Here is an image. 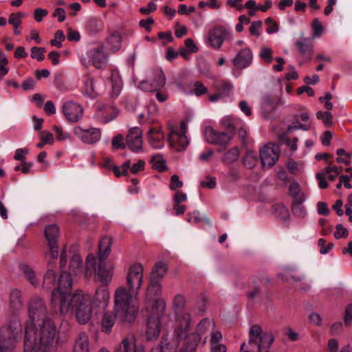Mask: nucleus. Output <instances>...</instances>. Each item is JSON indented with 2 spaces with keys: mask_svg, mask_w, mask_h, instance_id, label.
Instances as JSON below:
<instances>
[{
  "mask_svg": "<svg viewBox=\"0 0 352 352\" xmlns=\"http://www.w3.org/2000/svg\"><path fill=\"white\" fill-rule=\"evenodd\" d=\"M27 323L25 328L23 352H50V348L56 351L54 340L55 327L51 320H45L38 324Z\"/></svg>",
  "mask_w": 352,
  "mask_h": 352,
  "instance_id": "obj_1",
  "label": "nucleus"
},
{
  "mask_svg": "<svg viewBox=\"0 0 352 352\" xmlns=\"http://www.w3.org/2000/svg\"><path fill=\"white\" fill-rule=\"evenodd\" d=\"M54 304L56 306L54 311L61 315L74 314L77 321L80 324L88 322L92 317L89 297L81 290H77L69 300L63 297L56 298Z\"/></svg>",
  "mask_w": 352,
  "mask_h": 352,
  "instance_id": "obj_2",
  "label": "nucleus"
},
{
  "mask_svg": "<svg viewBox=\"0 0 352 352\" xmlns=\"http://www.w3.org/2000/svg\"><path fill=\"white\" fill-rule=\"evenodd\" d=\"M138 293H133L125 287H118L114 294L115 311L122 322H132L136 317L135 302Z\"/></svg>",
  "mask_w": 352,
  "mask_h": 352,
  "instance_id": "obj_3",
  "label": "nucleus"
},
{
  "mask_svg": "<svg viewBox=\"0 0 352 352\" xmlns=\"http://www.w3.org/2000/svg\"><path fill=\"white\" fill-rule=\"evenodd\" d=\"M274 338L268 332H264L257 324L251 327L249 331L248 342L243 343L241 352H270L269 348Z\"/></svg>",
  "mask_w": 352,
  "mask_h": 352,
  "instance_id": "obj_4",
  "label": "nucleus"
},
{
  "mask_svg": "<svg viewBox=\"0 0 352 352\" xmlns=\"http://www.w3.org/2000/svg\"><path fill=\"white\" fill-rule=\"evenodd\" d=\"M105 258L89 254L85 261V276L86 278L94 275L95 280L107 285L112 278V271L107 267Z\"/></svg>",
  "mask_w": 352,
  "mask_h": 352,
  "instance_id": "obj_5",
  "label": "nucleus"
},
{
  "mask_svg": "<svg viewBox=\"0 0 352 352\" xmlns=\"http://www.w3.org/2000/svg\"><path fill=\"white\" fill-rule=\"evenodd\" d=\"M232 39V33L227 28L223 25H216L208 31L205 41L208 46L219 50L224 41Z\"/></svg>",
  "mask_w": 352,
  "mask_h": 352,
  "instance_id": "obj_6",
  "label": "nucleus"
},
{
  "mask_svg": "<svg viewBox=\"0 0 352 352\" xmlns=\"http://www.w3.org/2000/svg\"><path fill=\"white\" fill-rule=\"evenodd\" d=\"M58 287L53 289L52 292L51 305L53 309H56L54 300L56 298L63 297L67 300L72 298L71 291L72 285V279L71 274L67 272L62 273L57 283Z\"/></svg>",
  "mask_w": 352,
  "mask_h": 352,
  "instance_id": "obj_7",
  "label": "nucleus"
},
{
  "mask_svg": "<svg viewBox=\"0 0 352 352\" xmlns=\"http://www.w3.org/2000/svg\"><path fill=\"white\" fill-rule=\"evenodd\" d=\"M143 267L140 263L131 265L126 274V287L133 293H138L142 283Z\"/></svg>",
  "mask_w": 352,
  "mask_h": 352,
  "instance_id": "obj_8",
  "label": "nucleus"
},
{
  "mask_svg": "<svg viewBox=\"0 0 352 352\" xmlns=\"http://www.w3.org/2000/svg\"><path fill=\"white\" fill-rule=\"evenodd\" d=\"M28 314L30 322L35 324L36 322L50 320L47 318V308L43 299L35 297L31 299L28 306Z\"/></svg>",
  "mask_w": 352,
  "mask_h": 352,
  "instance_id": "obj_9",
  "label": "nucleus"
},
{
  "mask_svg": "<svg viewBox=\"0 0 352 352\" xmlns=\"http://www.w3.org/2000/svg\"><path fill=\"white\" fill-rule=\"evenodd\" d=\"M45 236L50 247V252L46 256L52 258H57L58 256V239L59 237V228L56 224L48 225L45 228Z\"/></svg>",
  "mask_w": 352,
  "mask_h": 352,
  "instance_id": "obj_10",
  "label": "nucleus"
},
{
  "mask_svg": "<svg viewBox=\"0 0 352 352\" xmlns=\"http://www.w3.org/2000/svg\"><path fill=\"white\" fill-rule=\"evenodd\" d=\"M74 135L83 143L94 144L98 142L101 138V131L98 128L82 129L80 126L74 128Z\"/></svg>",
  "mask_w": 352,
  "mask_h": 352,
  "instance_id": "obj_11",
  "label": "nucleus"
},
{
  "mask_svg": "<svg viewBox=\"0 0 352 352\" xmlns=\"http://www.w3.org/2000/svg\"><path fill=\"white\" fill-rule=\"evenodd\" d=\"M190 314L185 313L177 317L173 337L177 341L185 339L190 333Z\"/></svg>",
  "mask_w": 352,
  "mask_h": 352,
  "instance_id": "obj_12",
  "label": "nucleus"
},
{
  "mask_svg": "<svg viewBox=\"0 0 352 352\" xmlns=\"http://www.w3.org/2000/svg\"><path fill=\"white\" fill-rule=\"evenodd\" d=\"M279 158L278 146L274 144H267L260 150V159L265 168H270Z\"/></svg>",
  "mask_w": 352,
  "mask_h": 352,
  "instance_id": "obj_13",
  "label": "nucleus"
},
{
  "mask_svg": "<svg viewBox=\"0 0 352 352\" xmlns=\"http://www.w3.org/2000/svg\"><path fill=\"white\" fill-rule=\"evenodd\" d=\"M187 126L184 121L181 122L180 129L172 130L169 134V143L172 147L175 148L177 151L184 148L188 144L187 137L186 136Z\"/></svg>",
  "mask_w": 352,
  "mask_h": 352,
  "instance_id": "obj_14",
  "label": "nucleus"
},
{
  "mask_svg": "<svg viewBox=\"0 0 352 352\" xmlns=\"http://www.w3.org/2000/svg\"><path fill=\"white\" fill-rule=\"evenodd\" d=\"M62 112L67 121L77 122L82 118L84 110L80 104L69 100L63 104Z\"/></svg>",
  "mask_w": 352,
  "mask_h": 352,
  "instance_id": "obj_15",
  "label": "nucleus"
},
{
  "mask_svg": "<svg viewBox=\"0 0 352 352\" xmlns=\"http://www.w3.org/2000/svg\"><path fill=\"white\" fill-rule=\"evenodd\" d=\"M204 137L206 141L210 144L226 147L232 138V135L229 133L217 131L212 127L208 126L204 131Z\"/></svg>",
  "mask_w": 352,
  "mask_h": 352,
  "instance_id": "obj_16",
  "label": "nucleus"
},
{
  "mask_svg": "<svg viewBox=\"0 0 352 352\" xmlns=\"http://www.w3.org/2000/svg\"><path fill=\"white\" fill-rule=\"evenodd\" d=\"M207 327L212 330V335L209 340L210 352H227V346L221 343L223 336L221 331L215 329L213 320L206 321Z\"/></svg>",
  "mask_w": 352,
  "mask_h": 352,
  "instance_id": "obj_17",
  "label": "nucleus"
},
{
  "mask_svg": "<svg viewBox=\"0 0 352 352\" xmlns=\"http://www.w3.org/2000/svg\"><path fill=\"white\" fill-rule=\"evenodd\" d=\"M0 330H3L6 340L12 341L16 344L21 340L22 333V325L21 321L18 319H12L10 321L8 327H2Z\"/></svg>",
  "mask_w": 352,
  "mask_h": 352,
  "instance_id": "obj_18",
  "label": "nucleus"
},
{
  "mask_svg": "<svg viewBox=\"0 0 352 352\" xmlns=\"http://www.w3.org/2000/svg\"><path fill=\"white\" fill-rule=\"evenodd\" d=\"M142 131L139 127H133L129 130L126 138V145L133 152H138L142 148Z\"/></svg>",
  "mask_w": 352,
  "mask_h": 352,
  "instance_id": "obj_19",
  "label": "nucleus"
},
{
  "mask_svg": "<svg viewBox=\"0 0 352 352\" xmlns=\"http://www.w3.org/2000/svg\"><path fill=\"white\" fill-rule=\"evenodd\" d=\"M253 55L248 47L241 50L232 60L234 66L239 69H243L249 67L252 62Z\"/></svg>",
  "mask_w": 352,
  "mask_h": 352,
  "instance_id": "obj_20",
  "label": "nucleus"
},
{
  "mask_svg": "<svg viewBox=\"0 0 352 352\" xmlns=\"http://www.w3.org/2000/svg\"><path fill=\"white\" fill-rule=\"evenodd\" d=\"M299 54L306 60H310L313 54L314 44L311 38L301 35L300 38L295 43Z\"/></svg>",
  "mask_w": 352,
  "mask_h": 352,
  "instance_id": "obj_21",
  "label": "nucleus"
},
{
  "mask_svg": "<svg viewBox=\"0 0 352 352\" xmlns=\"http://www.w3.org/2000/svg\"><path fill=\"white\" fill-rule=\"evenodd\" d=\"M89 57L94 66L98 69H102L107 63V56L102 47L91 49Z\"/></svg>",
  "mask_w": 352,
  "mask_h": 352,
  "instance_id": "obj_22",
  "label": "nucleus"
},
{
  "mask_svg": "<svg viewBox=\"0 0 352 352\" xmlns=\"http://www.w3.org/2000/svg\"><path fill=\"white\" fill-rule=\"evenodd\" d=\"M116 352H143L142 349H138L135 346V340L133 337L124 338ZM151 352H163L161 346L153 349Z\"/></svg>",
  "mask_w": 352,
  "mask_h": 352,
  "instance_id": "obj_23",
  "label": "nucleus"
},
{
  "mask_svg": "<svg viewBox=\"0 0 352 352\" xmlns=\"http://www.w3.org/2000/svg\"><path fill=\"white\" fill-rule=\"evenodd\" d=\"M294 118L295 122L294 124L288 126L283 136L287 135L290 132H292L294 130L302 129L303 131H308L311 129V124L309 123L301 124L298 121V119L300 118L302 122H308L309 119V114L308 112L305 111L301 113L300 115H296Z\"/></svg>",
  "mask_w": 352,
  "mask_h": 352,
  "instance_id": "obj_24",
  "label": "nucleus"
},
{
  "mask_svg": "<svg viewBox=\"0 0 352 352\" xmlns=\"http://www.w3.org/2000/svg\"><path fill=\"white\" fill-rule=\"evenodd\" d=\"M109 298V289L105 286H102L96 291L93 303L96 307L104 309L107 307Z\"/></svg>",
  "mask_w": 352,
  "mask_h": 352,
  "instance_id": "obj_25",
  "label": "nucleus"
},
{
  "mask_svg": "<svg viewBox=\"0 0 352 352\" xmlns=\"http://www.w3.org/2000/svg\"><path fill=\"white\" fill-rule=\"evenodd\" d=\"M160 333V319L159 317L150 316L147 321L146 338L149 340L156 339Z\"/></svg>",
  "mask_w": 352,
  "mask_h": 352,
  "instance_id": "obj_26",
  "label": "nucleus"
},
{
  "mask_svg": "<svg viewBox=\"0 0 352 352\" xmlns=\"http://www.w3.org/2000/svg\"><path fill=\"white\" fill-rule=\"evenodd\" d=\"M162 294V285L159 280L150 279L146 293V300L149 302L154 301Z\"/></svg>",
  "mask_w": 352,
  "mask_h": 352,
  "instance_id": "obj_27",
  "label": "nucleus"
},
{
  "mask_svg": "<svg viewBox=\"0 0 352 352\" xmlns=\"http://www.w3.org/2000/svg\"><path fill=\"white\" fill-rule=\"evenodd\" d=\"M148 142L154 148H162L164 146V135L160 128H151L148 133Z\"/></svg>",
  "mask_w": 352,
  "mask_h": 352,
  "instance_id": "obj_28",
  "label": "nucleus"
},
{
  "mask_svg": "<svg viewBox=\"0 0 352 352\" xmlns=\"http://www.w3.org/2000/svg\"><path fill=\"white\" fill-rule=\"evenodd\" d=\"M116 318L120 320V318L118 317L117 313L107 312L104 314L101 320V329L102 331L107 333H109L111 331V329L113 327L116 321Z\"/></svg>",
  "mask_w": 352,
  "mask_h": 352,
  "instance_id": "obj_29",
  "label": "nucleus"
},
{
  "mask_svg": "<svg viewBox=\"0 0 352 352\" xmlns=\"http://www.w3.org/2000/svg\"><path fill=\"white\" fill-rule=\"evenodd\" d=\"M116 116L115 110L111 107H102L96 112L97 118L102 123H107Z\"/></svg>",
  "mask_w": 352,
  "mask_h": 352,
  "instance_id": "obj_30",
  "label": "nucleus"
},
{
  "mask_svg": "<svg viewBox=\"0 0 352 352\" xmlns=\"http://www.w3.org/2000/svg\"><path fill=\"white\" fill-rule=\"evenodd\" d=\"M9 302L10 308L14 312L19 311L23 308L21 294L19 290L14 289L10 292Z\"/></svg>",
  "mask_w": 352,
  "mask_h": 352,
  "instance_id": "obj_31",
  "label": "nucleus"
},
{
  "mask_svg": "<svg viewBox=\"0 0 352 352\" xmlns=\"http://www.w3.org/2000/svg\"><path fill=\"white\" fill-rule=\"evenodd\" d=\"M112 239L109 236L103 237L98 245V256L107 258L111 252Z\"/></svg>",
  "mask_w": 352,
  "mask_h": 352,
  "instance_id": "obj_32",
  "label": "nucleus"
},
{
  "mask_svg": "<svg viewBox=\"0 0 352 352\" xmlns=\"http://www.w3.org/2000/svg\"><path fill=\"white\" fill-rule=\"evenodd\" d=\"M151 82L157 91H160L165 86L166 77L161 69L157 68L153 70Z\"/></svg>",
  "mask_w": 352,
  "mask_h": 352,
  "instance_id": "obj_33",
  "label": "nucleus"
},
{
  "mask_svg": "<svg viewBox=\"0 0 352 352\" xmlns=\"http://www.w3.org/2000/svg\"><path fill=\"white\" fill-rule=\"evenodd\" d=\"M89 338L85 333H81L78 335L74 346V352H88L89 351Z\"/></svg>",
  "mask_w": 352,
  "mask_h": 352,
  "instance_id": "obj_34",
  "label": "nucleus"
},
{
  "mask_svg": "<svg viewBox=\"0 0 352 352\" xmlns=\"http://www.w3.org/2000/svg\"><path fill=\"white\" fill-rule=\"evenodd\" d=\"M107 44L112 52L118 51L122 45L121 34L116 31L112 32L107 40Z\"/></svg>",
  "mask_w": 352,
  "mask_h": 352,
  "instance_id": "obj_35",
  "label": "nucleus"
},
{
  "mask_svg": "<svg viewBox=\"0 0 352 352\" xmlns=\"http://www.w3.org/2000/svg\"><path fill=\"white\" fill-rule=\"evenodd\" d=\"M168 271L167 265L163 261H159L155 263L151 275L150 279H157L160 281Z\"/></svg>",
  "mask_w": 352,
  "mask_h": 352,
  "instance_id": "obj_36",
  "label": "nucleus"
},
{
  "mask_svg": "<svg viewBox=\"0 0 352 352\" xmlns=\"http://www.w3.org/2000/svg\"><path fill=\"white\" fill-rule=\"evenodd\" d=\"M69 271L74 275H78L82 272V260L79 254H74L72 257L69 263Z\"/></svg>",
  "mask_w": 352,
  "mask_h": 352,
  "instance_id": "obj_37",
  "label": "nucleus"
},
{
  "mask_svg": "<svg viewBox=\"0 0 352 352\" xmlns=\"http://www.w3.org/2000/svg\"><path fill=\"white\" fill-rule=\"evenodd\" d=\"M305 200V197H301L296 200H293L292 210V212L298 217H304L306 216L307 212L302 203Z\"/></svg>",
  "mask_w": 352,
  "mask_h": 352,
  "instance_id": "obj_38",
  "label": "nucleus"
},
{
  "mask_svg": "<svg viewBox=\"0 0 352 352\" xmlns=\"http://www.w3.org/2000/svg\"><path fill=\"white\" fill-rule=\"evenodd\" d=\"M86 30L91 34H96L102 30V22L96 19L91 18L87 20L85 24Z\"/></svg>",
  "mask_w": 352,
  "mask_h": 352,
  "instance_id": "obj_39",
  "label": "nucleus"
},
{
  "mask_svg": "<svg viewBox=\"0 0 352 352\" xmlns=\"http://www.w3.org/2000/svg\"><path fill=\"white\" fill-rule=\"evenodd\" d=\"M56 285V275L53 270L49 269L43 276V287L46 289H53Z\"/></svg>",
  "mask_w": 352,
  "mask_h": 352,
  "instance_id": "obj_40",
  "label": "nucleus"
},
{
  "mask_svg": "<svg viewBox=\"0 0 352 352\" xmlns=\"http://www.w3.org/2000/svg\"><path fill=\"white\" fill-rule=\"evenodd\" d=\"M3 331L0 330V352H14L16 344L5 339Z\"/></svg>",
  "mask_w": 352,
  "mask_h": 352,
  "instance_id": "obj_41",
  "label": "nucleus"
},
{
  "mask_svg": "<svg viewBox=\"0 0 352 352\" xmlns=\"http://www.w3.org/2000/svg\"><path fill=\"white\" fill-rule=\"evenodd\" d=\"M239 156V150L237 147H233L227 151L223 157V162L226 164H231L236 162Z\"/></svg>",
  "mask_w": 352,
  "mask_h": 352,
  "instance_id": "obj_42",
  "label": "nucleus"
},
{
  "mask_svg": "<svg viewBox=\"0 0 352 352\" xmlns=\"http://www.w3.org/2000/svg\"><path fill=\"white\" fill-rule=\"evenodd\" d=\"M22 270L25 276L33 286L37 287L39 285V280L36 278L35 272L31 267L27 265H23L22 267Z\"/></svg>",
  "mask_w": 352,
  "mask_h": 352,
  "instance_id": "obj_43",
  "label": "nucleus"
},
{
  "mask_svg": "<svg viewBox=\"0 0 352 352\" xmlns=\"http://www.w3.org/2000/svg\"><path fill=\"white\" fill-rule=\"evenodd\" d=\"M338 157L336 159V162L339 164H344L346 166H349L351 164V155L347 153L344 148H339L336 151Z\"/></svg>",
  "mask_w": 352,
  "mask_h": 352,
  "instance_id": "obj_44",
  "label": "nucleus"
},
{
  "mask_svg": "<svg viewBox=\"0 0 352 352\" xmlns=\"http://www.w3.org/2000/svg\"><path fill=\"white\" fill-rule=\"evenodd\" d=\"M130 166L131 161L128 160L120 167L114 165L112 166L111 169H112L115 175L119 177L122 175H128V169L129 168Z\"/></svg>",
  "mask_w": 352,
  "mask_h": 352,
  "instance_id": "obj_45",
  "label": "nucleus"
},
{
  "mask_svg": "<svg viewBox=\"0 0 352 352\" xmlns=\"http://www.w3.org/2000/svg\"><path fill=\"white\" fill-rule=\"evenodd\" d=\"M289 194L292 197L293 200H296L301 197H305V195L301 192L300 185L297 182H292L289 185Z\"/></svg>",
  "mask_w": 352,
  "mask_h": 352,
  "instance_id": "obj_46",
  "label": "nucleus"
},
{
  "mask_svg": "<svg viewBox=\"0 0 352 352\" xmlns=\"http://www.w3.org/2000/svg\"><path fill=\"white\" fill-rule=\"evenodd\" d=\"M342 170V168H340L335 165L329 164L325 168L324 172L325 174L328 175V179L330 181H333L336 177L340 173Z\"/></svg>",
  "mask_w": 352,
  "mask_h": 352,
  "instance_id": "obj_47",
  "label": "nucleus"
},
{
  "mask_svg": "<svg viewBox=\"0 0 352 352\" xmlns=\"http://www.w3.org/2000/svg\"><path fill=\"white\" fill-rule=\"evenodd\" d=\"M153 168L162 172L166 169L165 161L162 156H154L151 160Z\"/></svg>",
  "mask_w": 352,
  "mask_h": 352,
  "instance_id": "obj_48",
  "label": "nucleus"
},
{
  "mask_svg": "<svg viewBox=\"0 0 352 352\" xmlns=\"http://www.w3.org/2000/svg\"><path fill=\"white\" fill-rule=\"evenodd\" d=\"M259 56L267 64L271 63L273 60V52L270 48L267 47H261Z\"/></svg>",
  "mask_w": 352,
  "mask_h": 352,
  "instance_id": "obj_49",
  "label": "nucleus"
},
{
  "mask_svg": "<svg viewBox=\"0 0 352 352\" xmlns=\"http://www.w3.org/2000/svg\"><path fill=\"white\" fill-rule=\"evenodd\" d=\"M261 108L266 112H270L275 109V104L271 97L264 96L261 101Z\"/></svg>",
  "mask_w": 352,
  "mask_h": 352,
  "instance_id": "obj_50",
  "label": "nucleus"
},
{
  "mask_svg": "<svg viewBox=\"0 0 352 352\" xmlns=\"http://www.w3.org/2000/svg\"><path fill=\"white\" fill-rule=\"evenodd\" d=\"M30 51L32 58L36 59L38 61H42L44 60V54L45 52V48L40 47H32Z\"/></svg>",
  "mask_w": 352,
  "mask_h": 352,
  "instance_id": "obj_51",
  "label": "nucleus"
},
{
  "mask_svg": "<svg viewBox=\"0 0 352 352\" xmlns=\"http://www.w3.org/2000/svg\"><path fill=\"white\" fill-rule=\"evenodd\" d=\"M312 30H313V35H312L313 38L320 37L324 31V28H323L322 23L320 22V21L317 18H316L313 20Z\"/></svg>",
  "mask_w": 352,
  "mask_h": 352,
  "instance_id": "obj_52",
  "label": "nucleus"
},
{
  "mask_svg": "<svg viewBox=\"0 0 352 352\" xmlns=\"http://www.w3.org/2000/svg\"><path fill=\"white\" fill-rule=\"evenodd\" d=\"M23 14L21 12L10 14L8 23L13 25L14 28H20L22 23Z\"/></svg>",
  "mask_w": 352,
  "mask_h": 352,
  "instance_id": "obj_53",
  "label": "nucleus"
},
{
  "mask_svg": "<svg viewBox=\"0 0 352 352\" xmlns=\"http://www.w3.org/2000/svg\"><path fill=\"white\" fill-rule=\"evenodd\" d=\"M232 85L230 82H223L219 85L218 88V93L223 98L230 96V94L232 92Z\"/></svg>",
  "mask_w": 352,
  "mask_h": 352,
  "instance_id": "obj_54",
  "label": "nucleus"
},
{
  "mask_svg": "<svg viewBox=\"0 0 352 352\" xmlns=\"http://www.w3.org/2000/svg\"><path fill=\"white\" fill-rule=\"evenodd\" d=\"M318 119L322 120L324 124L329 126L332 124L333 116L329 111H319L316 113Z\"/></svg>",
  "mask_w": 352,
  "mask_h": 352,
  "instance_id": "obj_55",
  "label": "nucleus"
},
{
  "mask_svg": "<svg viewBox=\"0 0 352 352\" xmlns=\"http://www.w3.org/2000/svg\"><path fill=\"white\" fill-rule=\"evenodd\" d=\"M65 34L62 30H57L54 34V38L50 41V44L52 46H55L58 48L62 47L61 42L65 40Z\"/></svg>",
  "mask_w": 352,
  "mask_h": 352,
  "instance_id": "obj_56",
  "label": "nucleus"
},
{
  "mask_svg": "<svg viewBox=\"0 0 352 352\" xmlns=\"http://www.w3.org/2000/svg\"><path fill=\"white\" fill-rule=\"evenodd\" d=\"M184 186L183 182L179 179L177 175H173L170 177L169 188L171 190H176L179 188H182Z\"/></svg>",
  "mask_w": 352,
  "mask_h": 352,
  "instance_id": "obj_57",
  "label": "nucleus"
},
{
  "mask_svg": "<svg viewBox=\"0 0 352 352\" xmlns=\"http://www.w3.org/2000/svg\"><path fill=\"white\" fill-rule=\"evenodd\" d=\"M126 142L124 141V136L121 134L116 135L112 140V146L113 148L123 149L126 147Z\"/></svg>",
  "mask_w": 352,
  "mask_h": 352,
  "instance_id": "obj_58",
  "label": "nucleus"
},
{
  "mask_svg": "<svg viewBox=\"0 0 352 352\" xmlns=\"http://www.w3.org/2000/svg\"><path fill=\"white\" fill-rule=\"evenodd\" d=\"M85 90L89 95L96 94L97 90L94 85V80L92 77L88 76L85 81Z\"/></svg>",
  "mask_w": 352,
  "mask_h": 352,
  "instance_id": "obj_59",
  "label": "nucleus"
},
{
  "mask_svg": "<svg viewBox=\"0 0 352 352\" xmlns=\"http://www.w3.org/2000/svg\"><path fill=\"white\" fill-rule=\"evenodd\" d=\"M221 123L225 129L230 131V133L232 134L234 131L236 124L235 121L232 118L225 117L221 120Z\"/></svg>",
  "mask_w": 352,
  "mask_h": 352,
  "instance_id": "obj_60",
  "label": "nucleus"
},
{
  "mask_svg": "<svg viewBox=\"0 0 352 352\" xmlns=\"http://www.w3.org/2000/svg\"><path fill=\"white\" fill-rule=\"evenodd\" d=\"M262 25L263 23L261 20L252 22L249 28L250 34L252 36H259L261 34L260 30L262 27Z\"/></svg>",
  "mask_w": 352,
  "mask_h": 352,
  "instance_id": "obj_61",
  "label": "nucleus"
},
{
  "mask_svg": "<svg viewBox=\"0 0 352 352\" xmlns=\"http://www.w3.org/2000/svg\"><path fill=\"white\" fill-rule=\"evenodd\" d=\"M318 245L320 248V253L322 254H327L333 247V244L332 243H329L327 245L326 241L323 239H320L318 241Z\"/></svg>",
  "mask_w": 352,
  "mask_h": 352,
  "instance_id": "obj_62",
  "label": "nucleus"
},
{
  "mask_svg": "<svg viewBox=\"0 0 352 352\" xmlns=\"http://www.w3.org/2000/svg\"><path fill=\"white\" fill-rule=\"evenodd\" d=\"M349 235V232L346 228H344L342 224L336 226V230L334 232V236L338 239L340 238H346Z\"/></svg>",
  "mask_w": 352,
  "mask_h": 352,
  "instance_id": "obj_63",
  "label": "nucleus"
},
{
  "mask_svg": "<svg viewBox=\"0 0 352 352\" xmlns=\"http://www.w3.org/2000/svg\"><path fill=\"white\" fill-rule=\"evenodd\" d=\"M344 324L346 326L351 324L352 321V304L348 305L345 308V314L344 318Z\"/></svg>",
  "mask_w": 352,
  "mask_h": 352,
  "instance_id": "obj_64",
  "label": "nucleus"
}]
</instances>
